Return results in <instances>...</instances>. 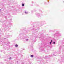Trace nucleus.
<instances>
[{"label": "nucleus", "mask_w": 64, "mask_h": 64, "mask_svg": "<svg viewBox=\"0 0 64 64\" xmlns=\"http://www.w3.org/2000/svg\"><path fill=\"white\" fill-rule=\"evenodd\" d=\"M44 34H42L40 35V37H39L40 39V40L42 43L41 44L39 48V50L40 52H45V50H44V48H49L50 49H51L52 48V46H48V44L46 42H44L45 39H44V37L45 36L43 35Z\"/></svg>", "instance_id": "obj_1"}, {"label": "nucleus", "mask_w": 64, "mask_h": 64, "mask_svg": "<svg viewBox=\"0 0 64 64\" xmlns=\"http://www.w3.org/2000/svg\"><path fill=\"white\" fill-rule=\"evenodd\" d=\"M45 24V21L41 22H40L35 23L34 24L33 26V28H33L32 30H34L35 32H38V31L39 30L40 28L38 27L36 28V27L38 26L39 27H41V26H42L43 25H44Z\"/></svg>", "instance_id": "obj_2"}, {"label": "nucleus", "mask_w": 64, "mask_h": 64, "mask_svg": "<svg viewBox=\"0 0 64 64\" xmlns=\"http://www.w3.org/2000/svg\"><path fill=\"white\" fill-rule=\"evenodd\" d=\"M2 26L4 28L2 30V31L1 30L0 28V33H1L2 32H4L5 31H6V30L9 31L10 29V27L9 26V24L5 23H4V22H3L2 24Z\"/></svg>", "instance_id": "obj_3"}, {"label": "nucleus", "mask_w": 64, "mask_h": 64, "mask_svg": "<svg viewBox=\"0 0 64 64\" xmlns=\"http://www.w3.org/2000/svg\"><path fill=\"white\" fill-rule=\"evenodd\" d=\"M62 48V46H60V47L59 48V50L58 51H56L55 52H54L53 54H52L50 56V55H49L48 56H46L45 57H44V59H49L50 57H52L53 56H56V55L55 54L56 53H58V54H60V50L61 49V48Z\"/></svg>", "instance_id": "obj_4"}, {"label": "nucleus", "mask_w": 64, "mask_h": 64, "mask_svg": "<svg viewBox=\"0 0 64 64\" xmlns=\"http://www.w3.org/2000/svg\"><path fill=\"white\" fill-rule=\"evenodd\" d=\"M22 30L23 32V33L20 34L19 35V36L20 38L22 39L23 38V35H26V33L28 32V31H29V29H28L27 31L26 29V28H24L22 29Z\"/></svg>", "instance_id": "obj_5"}, {"label": "nucleus", "mask_w": 64, "mask_h": 64, "mask_svg": "<svg viewBox=\"0 0 64 64\" xmlns=\"http://www.w3.org/2000/svg\"><path fill=\"white\" fill-rule=\"evenodd\" d=\"M34 37L35 38V40H33V41L31 42L32 44H31V45L29 46L28 47V49H30V51L33 50V44H34V42H35L36 41V39L37 38V36H35Z\"/></svg>", "instance_id": "obj_6"}, {"label": "nucleus", "mask_w": 64, "mask_h": 64, "mask_svg": "<svg viewBox=\"0 0 64 64\" xmlns=\"http://www.w3.org/2000/svg\"><path fill=\"white\" fill-rule=\"evenodd\" d=\"M52 35L55 37L56 36L58 39H60V36H62L58 32H56V33H55L54 34H53Z\"/></svg>", "instance_id": "obj_7"}, {"label": "nucleus", "mask_w": 64, "mask_h": 64, "mask_svg": "<svg viewBox=\"0 0 64 64\" xmlns=\"http://www.w3.org/2000/svg\"><path fill=\"white\" fill-rule=\"evenodd\" d=\"M0 43L1 44H2V46H3V48H4V49L6 50L7 48V46H6V44H5V43L3 42V40H2L1 41L0 40Z\"/></svg>", "instance_id": "obj_8"}, {"label": "nucleus", "mask_w": 64, "mask_h": 64, "mask_svg": "<svg viewBox=\"0 0 64 64\" xmlns=\"http://www.w3.org/2000/svg\"><path fill=\"white\" fill-rule=\"evenodd\" d=\"M2 40H4L5 41H8V39H7L6 38H0V41H2Z\"/></svg>", "instance_id": "obj_9"}, {"label": "nucleus", "mask_w": 64, "mask_h": 64, "mask_svg": "<svg viewBox=\"0 0 64 64\" xmlns=\"http://www.w3.org/2000/svg\"><path fill=\"white\" fill-rule=\"evenodd\" d=\"M39 62V64H42V62L43 63L44 62V60H42L41 59H40Z\"/></svg>", "instance_id": "obj_10"}, {"label": "nucleus", "mask_w": 64, "mask_h": 64, "mask_svg": "<svg viewBox=\"0 0 64 64\" xmlns=\"http://www.w3.org/2000/svg\"><path fill=\"white\" fill-rule=\"evenodd\" d=\"M64 58H63L61 60H60V59L58 60V62H60V64H62V62H64Z\"/></svg>", "instance_id": "obj_11"}, {"label": "nucleus", "mask_w": 64, "mask_h": 64, "mask_svg": "<svg viewBox=\"0 0 64 64\" xmlns=\"http://www.w3.org/2000/svg\"><path fill=\"white\" fill-rule=\"evenodd\" d=\"M1 1H2L4 3H9V2L8 1L9 0H1Z\"/></svg>", "instance_id": "obj_12"}, {"label": "nucleus", "mask_w": 64, "mask_h": 64, "mask_svg": "<svg viewBox=\"0 0 64 64\" xmlns=\"http://www.w3.org/2000/svg\"><path fill=\"white\" fill-rule=\"evenodd\" d=\"M12 35H10L6 34L5 36V37H6V38H9L10 37H12Z\"/></svg>", "instance_id": "obj_13"}, {"label": "nucleus", "mask_w": 64, "mask_h": 64, "mask_svg": "<svg viewBox=\"0 0 64 64\" xmlns=\"http://www.w3.org/2000/svg\"><path fill=\"white\" fill-rule=\"evenodd\" d=\"M36 15L37 16V17L38 18H39L40 17V14L38 13H36Z\"/></svg>", "instance_id": "obj_14"}, {"label": "nucleus", "mask_w": 64, "mask_h": 64, "mask_svg": "<svg viewBox=\"0 0 64 64\" xmlns=\"http://www.w3.org/2000/svg\"><path fill=\"white\" fill-rule=\"evenodd\" d=\"M28 38V36H24L22 39L26 40V38Z\"/></svg>", "instance_id": "obj_15"}, {"label": "nucleus", "mask_w": 64, "mask_h": 64, "mask_svg": "<svg viewBox=\"0 0 64 64\" xmlns=\"http://www.w3.org/2000/svg\"><path fill=\"white\" fill-rule=\"evenodd\" d=\"M52 43L54 44H56V40H52Z\"/></svg>", "instance_id": "obj_16"}, {"label": "nucleus", "mask_w": 64, "mask_h": 64, "mask_svg": "<svg viewBox=\"0 0 64 64\" xmlns=\"http://www.w3.org/2000/svg\"><path fill=\"white\" fill-rule=\"evenodd\" d=\"M63 40H62V45L64 46V38L63 39Z\"/></svg>", "instance_id": "obj_17"}, {"label": "nucleus", "mask_w": 64, "mask_h": 64, "mask_svg": "<svg viewBox=\"0 0 64 64\" xmlns=\"http://www.w3.org/2000/svg\"><path fill=\"white\" fill-rule=\"evenodd\" d=\"M55 31V30H50L49 32H54Z\"/></svg>", "instance_id": "obj_18"}, {"label": "nucleus", "mask_w": 64, "mask_h": 64, "mask_svg": "<svg viewBox=\"0 0 64 64\" xmlns=\"http://www.w3.org/2000/svg\"><path fill=\"white\" fill-rule=\"evenodd\" d=\"M4 5V3H1L0 2V6H3Z\"/></svg>", "instance_id": "obj_19"}, {"label": "nucleus", "mask_w": 64, "mask_h": 64, "mask_svg": "<svg viewBox=\"0 0 64 64\" xmlns=\"http://www.w3.org/2000/svg\"><path fill=\"white\" fill-rule=\"evenodd\" d=\"M52 40H50V42L49 43L50 45H51L52 44Z\"/></svg>", "instance_id": "obj_20"}, {"label": "nucleus", "mask_w": 64, "mask_h": 64, "mask_svg": "<svg viewBox=\"0 0 64 64\" xmlns=\"http://www.w3.org/2000/svg\"><path fill=\"white\" fill-rule=\"evenodd\" d=\"M30 57H32V58H33V57H34V55L33 54H32L30 55Z\"/></svg>", "instance_id": "obj_21"}, {"label": "nucleus", "mask_w": 64, "mask_h": 64, "mask_svg": "<svg viewBox=\"0 0 64 64\" xmlns=\"http://www.w3.org/2000/svg\"><path fill=\"white\" fill-rule=\"evenodd\" d=\"M15 46L16 47H18V45L17 44H16L15 45Z\"/></svg>", "instance_id": "obj_22"}, {"label": "nucleus", "mask_w": 64, "mask_h": 64, "mask_svg": "<svg viewBox=\"0 0 64 64\" xmlns=\"http://www.w3.org/2000/svg\"><path fill=\"white\" fill-rule=\"evenodd\" d=\"M24 13L26 14H28V12H26V11L25 10Z\"/></svg>", "instance_id": "obj_23"}, {"label": "nucleus", "mask_w": 64, "mask_h": 64, "mask_svg": "<svg viewBox=\"0 0 64 64\" xmlns=\"http://www.w3.org/2000/svg\"><path fill=\"white\" fill-rule=\"evenodd\" d=\"M4 10V8H3L2 10H1V9H0V11H3Z\"/></svg>", "instance_id": "obj_24"}, {"label": "nucleus", "mask_w": 64, "mask_h": 64, "mask_svg": "<svg viewBox=\"0 0 64 64\" xmlns=\"http://www.w3.org/2000/svg\"><path fill=\"white\" fill-rule=\"evenodd\" d=\"M6 46H8V47H10V46L8 44H6Z\"/></svg>", "instance_id": "obj_25"}, {"label": "nucleus", "mask_w": 64, "mask_h": 64, "mask_svg": "<svg viewBox=\"0 0 64 64\" xmlns=\"http://www.w3.org/2000/svg\"><path fill=\"white\" fill-rule=\"evenodd\" d=\"M33 10H32L31 11V13L32 14H33Z\"/></svg>", "instance_id": "obj_26"}, {"label": "nucleus", "mask_w": 64, "mask_h": 64, "mask_svg": "<svg viewBox=\"0 0 64 64\" xmlns=\"http://www.w3.org/2000/svg\"><path fill=\"white\" fill-rule=\"evenodd\" d=\"M24 5H25L24 4H22V7L24 6Z\"/></svg>", "instance_id": "obj_27"}, {"label": "nucleus", "mask_w": 64, "mask_h": 64, "mask_svg": "<svg viewBox=\"0 0 64 64\" xmlns=\"http://www.w3.org/2000/svg\"><path fill=\"white\" fill-rule=\"evenodd\" d=\"M26 41H28L29 40L28 39H26Z\"/></svg>", "instance_id": "obj_28"}, {"label": "nucleus", "mask_w": 64, "mask_h": 64, "mask_svg": "<svg viewBox=\"0 0 64 64\" xmlns=\"http://www.w3.org/2000/svg\"><path fill=\"white\" fill-rule=\"evenodd\" d=\"M10 42H7V44H10Z\"/></svg>", "instance_id": "obj_29"}, {"label": "nucleus", "mask_w": 64, "mask_h": 64, "mask_svg": "<svg viewBox=\"0 0 64 64\" xmlns=\"http://www.w3.org/2000/svg\"><path fill=\"white\" fill-rule=\"evenodd\" d=\"M12 59V58H11V57H10V58H9V59L10 60H11V59Z\"/></svg>", "instance_id": "obj_30"}, {"label": "nucleus", "mask_w": 64, "mask_h": 64, "mask_svg": "<svg viewBox=\"0 0 64 64\" xmlns=\"http://www.w3.org/2000/svg\"><path fill=\"white\" fill-rule=\"evenodd\" d=\"M7 13H8V14L9 13V10H8V11H7Z\"/></svg>", "instance_id": "obj_31"}, {"label": "nucleus", "mask_w": 64, "mask_h": 64, "mask_svg": "<svg viewBox=\"0 0 64 64\" xmlns=\"http://www.w3.org/2000/svg\"><path fill=\"white\" fill-rule=\"evenodd\" d=\"M36 6H39V5H38V4H36Z\"/></svg>", "instance_id": "obj_32"}, {"label": "nucleus", "mask_w": 64, "mask_h": 64, "mask_svg": "<svg viewBox=\"0 0 64 64\" xmlns=\"http://www.w3.org/2000/svg\"><path fill=\"white\" fill-rule=\"evenodd\" d=\"M62 52H63V53L64 52V48L63 49Z\"/></svg>", "instance_id": "obj_33"}, {"label": "nucleus", "mask_w": 64, "mask_h": 64, "mask_svg": "<svg viewBox=\"0 0 64 64\" xmlns=\"http://www.w3.org/2000/svg\"><path fill=\"white\" fill-rule=\"evenodd\" d=\"M2 34H0V38L1 37V35H2Z\"/></svg>", "instance_id": "obj_34"}, {"label": "nucleus", "mask_w": 64, "mask_h": 64, "mask_svg": "<svg viewBox=\"0 0 64 64\" xmlns=\"http://www.w3.org/2000/svg\"><path fill=\"white\" fill-rule=\"evenodd\" d=\"M12 9L13 10H14V9H13V8H14V7H13V6H12Z\"/></svg>", "instance_id": "obj_35"}, {"label": "nucleus", "mask_w": 64, "mask_h": 64, "mask_svg": "<svg viewBox=\"0 0 64 64\" xmlns=\"http://www.w3.org/2000/svg\"><path fill=\"white\" fill-rule=\"evenodd\" d=\"M32 4H33V3H34L33 1L32 2Z\"/></svg>", "instance_id": "obj_36"}, {"label": "nucleus", "mask_w": 64, "mask_h": 64, "mask_svg": "<svg viewBox=\"0 0 64 64\" xmlns=\"http://www.w3.org/2000/svg\"><path fill=\"white\" fill-rule=\"evenodd\" d=\"M12 18H11L10 19V21H12Z\"/></svg>", "instance_id": "obj_37"}, {"label": "nucleus", "mask_w": 64, "mask_h": 64, "mask_svg": "<svg viewBox=\"0 0 64 64\" xmlns=\"http://www.w3.org/2000/svg\"><path fill=\"white\" fill-rule=\"evenodd\" d=\"M2 51H3V50H0V52H2Z\"/></svg>", "instance_id": "obj_38"}, {"label": "nucleus", "mask_w": 64, "mask_h": 64, "mask_svg": "<svg viewBox=\"0 0 64 64\" xmlns=\"http://www.w3.org/2000/svg\"><path fill=\"white\" fill-rule=\"evenodd\" d=\"M47 4V3H46V2H45L44 4Z\"/></svg>", "instance_id": "obj_39"}, {"label": "nucleus", "mask_w": 64, "mask_h": 64, "mask_svg": "<svg viewBox=\"0 0 64 64\" xmlns=\"http://www.w3.org/2000/svg\"><path fill=\"white\" fill-rule=\"evenodd\" d=\"M5 18H7V16H5Z\"/></svg>", "instance_id": "obj_40"}, {"label": "nucleus", "mask_w": 64, "mask_h": 64, "mask_svg": "<svg viewBox=\"0 0 64 64\" xmlns=\"http://www.w3.org/2000/svg\"><path fill=\"white\" fill-rule=\"evenodd\" d=\"M39 11H41V10L39 9Z\"/></svg>", "instance_id": "obj_41"}, {"label": "nucleus", "mask_w": 64, "mask_h": 64, "mask_svg": "<svg viewBox=\"0 0 64 64\" xmlns=\"http://www.w3.org/2000/svg\"><path fill=\"white\" fill-rule=\"evenodd\" d=\"M30 6H33V4H30Z\"/></svg>", "instance_id": "obj_42"}, {"label": "nucleus", "mask_w": 64, "mask_h": 64, "mask_svg": "<svg viewBox=\"0 0 64 64\" xmlns=\"http://www.w3.org/2000/svg\"><path fill=\"white\" fill-rule=\"evenodd\" d=\"M47 2H48V3H49V1H48V0H47Z\"/></svg>", "instance_id": "obj_43"}, {"label": "nucleus", "mask_w": 64, "mask_h": 64, "mask_svg": "<svg viewBox=\"0 0 64 64\" xmlns=\"http://www.w3.org/2000/svg\"><path fill=\"white\" fill-rule=\"evenodd\" d=\"M21 56L22 57V56H23V55H22V54H21Z\"/></svg>", "instance_id": "obj_44"}, {"label": "nucleus", "mask_w": 64, "mask_h": 64, "mask_svg": "<svg viewBox=\"0 0 64 64\" xmlns=\"http://www.w3.org/2000/svg\"><path fill=\"white\" fill-rule=\"evenodd\" d=\"M8 15H10V14H8Z\"/></svg>", "instance_id": "obj_45"}, {"label": "nucleus", "mask_w": 64, "mask_h": 64, "mask_svg": "<svg viewBox=\"0 0 64 64\" xmlns=\"http://www.w3.org/2000/svg\"><path fill=\"white\" fill-rule=\"evenodd\" d=\"M9 24H12L11 23H10Z\"/></svg>", "instance_id": "obj_46"}, {"label": "nucleus", "mask_w": 64, "mask_h": 64, "mask_svg": "<svg viewBox=\"0 0 64 64\" xmlns=\"http://www.w3.org/2000/svg\"><path fill=\"white\" fill-rule=\"evenodd\" d=\"M25 50V49H24H24H23V50Z\"/></svg>", "instance_id": "obj_47"}, {"label": "nucleus", "mask_w": 64, "mask_h": 64, "mask_svg": "<svg viewBox=\"0 0 64 64\" xmlns=\"http://www.w3.org/2000/svg\"><path fill=\"white\" fill-rule=\"evenodd\" d=\"M4 60V61H6V60L5 59V60Z\"/></svg>", "instance_id": "obj_48"}, {"label": "nucleus", "mask_w": 64, "mask_h": 64, "mask_svg": "<svg viewBox=\"0 0 64 64\" xmlns=\"http://www.w3.org/2000/svg\"><path fill=\"white\" fill-rule=\"evenodd\" d=\"M46 60L47 61H50V60Z\"/></svg>", "instance_id": "obj_49"}, {"label": "nucleus", "mask_w": 64, "mask_h": 64, "mask_svg": "<svg viewBox=\"0 0 64 64\" xmlns=\"http://www.w3.org/2000/svg\"><path fill=\"white\" fill-rule=\"evenodd\" d=\"M16 62H17V63H18V61H16Z\"/></svg>", "instance_id": "obj_50"}, {"label": "nucleus", "mask_w": 64, "mask_h": 64, "mask_svg": "<svg viewBox=\"0 0 64 64\" xmlns=\"http://www.w3.org/2000/svg\"><path fill=\"white\" fill-rule=\"evenodd\" d=\"M4 54H5V53L6 52H4Z\"/></svg>", "instance_id": "obj_51"}, {"label": "nucleus", "mask_w": 64, "mask_h": 64, "mask_svg": "<svg viewBox=\"0 0 64 64\" xmlns=\"http://www.w3.org/2000/svg\"><path fill=\"white\" fill-rule=\"evenodd\" d=\"M38 58V59H39V58L38 57V58Z\"/></svg>", "instance_id": "obj_52"}, {"label": "nucleus", "mask_w": 64, "mask_h": 64, "mask_svg": "<svg viewBox=\"0 0 64 64\" xmlns=\"http://www.w3.org/2000/svg\"><path fill=\"white\" fill-rule=\"evenodd\" d=\"M63 3H64V1L63 2Z\"/></svg>", "instance_id": "obj_53"}, {"label": "nucleus", "mask_w": 64, "mask_h": 64, "mask_svg": "<svg viewBox=\"0 0 64 64\" xmlns=\"http://www.w3.org/2000/svg\"><path fill=\"white\" fill-rule=\"evenodd\" d=\"M30 40H32L31 39V38H30Z\"/></svg>", "instance_id": "obj_54"}, {"label": "nucleus", "mask_w": 64, "mask_h": 64, "mask_svg": "<svg viewBox=\"0 0 64 64\" xmlns=\"http://www.w3.org/2000/svg\"><path fill=\"white\" fill-rule=\"evenodd\" d=\"M23 64H24V63H23Z\"/></svg>", "instance_id": "obj_55"}, {"label": "nucleus", "mask_w": 64, "mask_h": 64, "mask_svg": "<svg viewBox=\"0 0 64 64\" xmlns=\"http://www.w3.org/2000/svg\"><path fill=\"white\" fill-rule=\"evenodd\" d=\"M43 56V57H44V56Z\"/></svg>", "instance_id": "obj_56"}, {"label": "nucleus", "mask_w": 64, "mask_h": 64, "mask_svg": "<svg viewBox=\"0 0 64 64\" xmlns=\"http://www.w3.org/2000/svg\"><path fill=\"white\" fill-rule=\"evenodd\" d=\"M22 15H23V14H22Z\"/></svg>", "instance_id": "obj_57"}, {"label": "nucleus", "mask_w": 64, "mask_h": 64, "mask_svg": "<svg viewBox=\"0 0 64 64\" xmlns=\"http://www.w3.org/2000/svg\"><path fill=\"white\" fill-rule=\"evenodd\" d=\"M1 22V21H0V22Z\"/></svg>", "instance_id": "obj_58"}, {"label": "nucleus", "mask_w": 64, "mask_h": 64, "mask_svg": "<svg viewBox=\"0 0 64 64\" xmlns=\"http://www.w3.org/2000/svg\"><path fill=\"white\" fill-rule=\"evenodd\" d=\"M62 47H64V46H62Z\"/></svg>", "instance_id": "obj_59"}, {"label": "nucleus", "mask_w": 64, "mask_h": 64, "mask_svg": "<svg viewBox=\"0 0 64 64\" xmlns=\"http://www.w3.org/2000/svg\"><path fill=\"white\" fill-rule=\"evenodd\" d=\"M47 51H48V50H47Z\"/></svg>", "instance_id": "obj_60"}, {"label": "nucleus", "mask_w": 64, "mask_h": 64, "mask_svg": "<svg viewBox=\"0 0 64 64\" xmlns=\"http://www.w3.org/2000/svg\"><path fill=\"white\" fill-rule=\"evenodd\" d=\"M9 11H10V10Z\"/></svg>", "instance_id": "obj_61"}]
</instances>
